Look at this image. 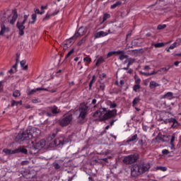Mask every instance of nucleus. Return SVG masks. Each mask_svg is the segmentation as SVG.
Returning <instances> with one entry per match:
<instances>
[{"label":"nucleus","mask_w":181,"mask_h":181,"mask_svg":"<svg viewBox=\"0 0 181 181\" xmlns=\"http://www.w3.org/2000/svg\"><path fill=\"white\" fill-rule=\"evenodd\" d=\"M93 117L100 122L107 121L117 117V109L107 110L105 107H100L93 113Z\"/></svg>","instance_id":"f257e3e1"},{"label":"nucleus","mask_w":181,"mask_h":181,"mask_svg":"<svg viewBox=\"0 0 181 181\" xmlns=\"http://www.w3.org/2000/svg\"><path fill=\"white\" fill-rule=\"evenodd\" d=\"M151 169V165L146 163H139L132 165L131 175L132 177H138L144 173H146Z\"/></svg>","instance_id":"f03ea898"},{"label":"nucleus","mask_w":181,"mask_h":181,"mask_svg":"<svg viewBox=\"0 0 181 181\" xmlns=\"http://www.w3.org/2000/svg\"><path fill=\"white\" fill-rule=\"evenodd\" d=\"M78 111H79V116L78 118V123L84 124V122L87 121V119H86V117L88 114V106L83 105L79 107Z\"/></svg>","instance_id":"7ed1b4c3"},{"label":"nucleus","mask_w":181,"mask_h":181,"mask_svg":"<svg viewBox=\"0 0 181 181\" xmlns=\"http://www.w3.org/2000/svg\"><path fill=\"white\" fill-rule=\"evenodd\" d=\"M13 16H12V18L11 20L10 18L11 16H8L6 17V16L3 15L1 16V21L2 22V23H11V25H14L15 23L16 22V19H18V11H16V9L13 10Z\"/></svg>","instance_id":"20e7f679"},{"label":"nucleus","mask_w":181,"mask_h":181,"mask_svg":"<svg viewBox=\"0 0 181 181\" xmlns=\"http://www.w3.org/2000/svg\"><path fill=\"white\" fill-rule=\"evenodd\" d=\"M138 159H139V155L137 153L131 154L127 156H125L123 159V163L125 165H132V163H135L138 162Z\"/></svg>","instance_id":"39448f33"},{"label":"nucleus","mask_w":181,"mask_h":181,"mask_svg":"<svg viewBox=\"0 0 181 181\" xmlns=\"http://www.w3.org/2000/svg\"><path fill=\"white\" fill-rule=\"evenodd\" d=\"M69 142L64 136H59L56 138L53 141L54 146H57V148H63V145Z\"/></svg>","instance_id":"423d86ee"},{"label":"nucleus","mask_w":181,"mask_h":181,"mask_svg":"<svg viewBox=\"0 0 181 181\" xmlns=\"http://www.w3.org/2000/svg\"><path fill=\"white\" fill-rule=\"evenodd\" d=\"M28 18H29V15H25L24 16V20L22 22L18 21L16 24V27L19 30V35L23 36L25 35V25H23L24 23H26L28 21Z\"/></svg>","instance_id":"0eeeda50"},{"label":"nucleus","mask_w":181,"mask_h":181,"mask_svg":"<svg viewBox=\"0 0 181 181\" xmlns=\"http://www.w3.org/2000/svg\"><path fill=\"white\" fill-rule=\"evenodd\" d=\"M32 135L30 129L28 128L25 132H23L22 134H18V137L21 141H29V139H33L32 137H30Z\"/></svg>","instance_id":"6e6552de"},{"label":"nucleus","mask_w":181,"mask_h":181,"mask_svg":"<svg viewBox=\"0 0 181 181\" xmlns=\"http://www.w3.org/2000/svg\"><path fill=\"white\" fill-rule=\"evenodd\" d=\"M71 121H73V115H69L59 121V125H61V127H67Z\"/></svg>","instance_id":"1a4fd4ad"},{"label":"nucleus","mask_w":181,"mask_h":181,"mask_svg":"<svg viewBox=\"0 0 181 181\" xmlns=\"http://www.w3.org/2000/svg\"><path fill=\"white\" fill-rule=\"evenodd\" d=\"M30 132H31V135H30V138H37V136H40V134H42V131L40 129L35 128V127H31L29 128Z\"/></svg>","instance_id":"9d476101"},{"label":"nucleus","mask_w":181,"mask_h":181,"mask_svg":"<svg viewBox=\"0 0 181 181\" xmlns=\"http://www.w3.org/2000/svg\"><path fill=\"white\" fill-rule=\"evenodd\" d=\"M34 145L40 151V149H42V148H45V146H46V141L43 139L40 140L38 142L35 143Z\"/></svg>","instance_id":"9b49d317"},{"label":"nucleus","mask_w":181,"mask_h":181,"mask_svg":"<svg viewBox=\"0 0 181 181\" xmlns=\"http://www.w3.org/2000/svg\"><path fill=\"white\" fill-rule=\"evenodd\" d=\"M108 35V33L104 31H99L94 35L95 39H99V37H104Z\"/></svg>","instance_id":"f8f14e48"},{"label":"nucleus","mask_w":181,"mask_h":181,"mask_svg":"<svg viewBox=\"0 0 181 181\" xmlns=\"http://www.w3.org/2000/svg\"><path fill=\"white\" fill-rule=\"evenodd\" d=\"M37 91H47V89L43 88H37L35 89H33V90H30L28 93V95H33V94H35V93H37Z\"/></svg>","instance_id":"ddd939ff"},{"label":"nucleus","mask_w":181,"mask_h":181,"mask_svg":"<svg viewBox=\"0 0 181 181\" xmlns=\"http://www.w3.org/2000/svg\"><path fill=\"white\" fill-rule=\"evenodd\" d=\"M24 153L26 155L28 153V150L24 147L20 146L17 149L14 150V153Z\"/></svg>","instance_id":"4468645a"},{"label":"nucleus","mask_w":181,"mask_h":181,"mask_svg":"<svg viewBox=\"0 0 181 181\" xmlns=\"http://www.w3.org/2000/svg\"><path fill=\"white\" fill-rule=\"evenodd\" d=\"M39 152V150L37 149V147L35 145V144H33V146L30 148V151L29 153L31 155H36Z\"/></svg>","instance_id":"2eb2a0df"},{"label":"nucleus","mask_w":181,"mask_h":181,"mask_svg":"<svg viewBox=\"0 0 181 181\" xmlns=\"http://www.w3.org/2000/svg\"><path fill=\"white\" fill-rule=\"evenodd\" d=\"M51 112L53 114V115H57V114L60 113V109H59V107L57 106H52L51 107Z\"/></svg>","instance_id":"dca6fc26"},{"label":"nucleus","mask_w":181,"mask_h":181,"mask_svg":"<svg viewBox=\"0 0 181 181\" xmlns=\"http://www.w3.org/2000/svg\"><path fill=\"white\" fill-rule=\"evenodd\" d=\"M97 88L99 91H104V90H105V84L104 83L98 82L97 83Z\"/></svg>","instance_id":"f3484780"},{"label":"nucleus","mask_w":181,"mask_h":181,"mask_svg":"<svg viewBox=\"0 0 181 181\" xmlns=\"http://www.w3.org/2000/svg\"><path fill=\"white\" fill-rule=\"evenodd\" d=\"M170 124H173L171 125V128H173V129L177 128V127L179 126V122L175 118H171V122Z\"/></svg>","instance_id":"a211bd4d"},{"label":"nucleus","mask_w":181,"mask_h":181,"mask_svg":"<svg viewBox=\"0 0 181 181\" xmlns=\"http://www.w3.org/2000/svg\"><path fill=\"white\" fill-rule=\"evenodd\" d=\"M160 86V84L156 83L155 81H151L149 84V87L151 90H153V88H156V87Z\"/></svg>","instance_id":"6ab92c4d"},{"label":"nucleus","mask_w":181,"mask_h":181,"mask_svg":"<svg viewBox=\"0 0 181 181\" xmlns=\"http://www.w3.org/2000/svg\"><path fill=\"white\" fill-rule=\"evenodd\" d=\"M163 98H166L167 100H173L175 97H173V93L168 92L163 95Z\"/></svg>","instance_id":"aec40b11"},{"label":"nucleus","mask_w":181,"mask_h":181,"mask_svg":"<svg viewBox=\"0 0 181 181\" xmlns=\"http://www.w3.org/2000/svg\"><path fill=\"white\" fill-rule=\"evenodd\" d=\"M55 15H57V12H54L51 14L47 13L45 17L43 18V22H46V21H49V19H50V18H52V16H55Z\"/></svg>","instance_id":"412c9836"},{"label":"nucleus","mask_w":181,"mask_h":181,"mask_svg":"<svg viewBox=\"0 0 181 181\" xmlns=\"http://www.w3.org/2000/svg\"><path fill=\"white\" fill-rule=\"evenodd\" d=\"M118 52H122L120 54H119V59L120 60H124V59H128V55L125 54V52L124 51L119 50Z\"/></svg>","instance_id":"4be33fe9"},{"label":"nucleus","mask_w":181,"mask_h":181,"mask_svg":"<svg viewBox=\"0 0 181 181\" xmlns=\"http://www.w3.org/2000/svg\"><path fill=\"white\" fill-rule=\"evenodd\" d=\"M175 139H176V134H173L171 136L170 145L172 146V149H175Z\"/></svg>","instance_id":"5701e85b"},{"label":"nucleus","mask_w":181,"mask_h":181,"mask_svg":"<svg viewBox=\"0 0 181 181\" xmlns=\"http://www.w3.org/2000/svg\"><path fill=\"white\" fill-rule=\"evenodd\" d=\"M121 53H122V52L119 51H112L107 53V57H112V56H114V54H120Z\"/></svg>","instance_id":"b1692460"},{"label":"nucleus","mask_w":181,"mask_h":181,"mask_svg":"<svg viewBox=\"0 0 181 181\" xmlns=\"http://www.w3.org/2000/svg\"><path fill=\"white\" fill-rule=\"evenodd\" d=\"M138 139V134H134L127 140V142H135Z\"/></svg>","instance_id":"393cba45"},{"label":"nucleus","mask_w":181,"mask_h":181,"mask_svg":"<svg viewBox=\"0 0 181 181\" xmlns=\"http://www.w3.org/2000/svg\"><path fill=\"white\" fill-rule=\"evenodd\" d=\"M168 43H171V41L166 42L165 44L163 42H158L157 44H152V46H155L156 47H163L165 45H168Z\"/></svg>","instance_id":"a878e982"},{"label":"nucleus","mask_w":181,"mask_h":181,"mask_svg":"<svg viewBox=\"0 0 181 181\" xmlns=\"http://www.w3.org/2000/svg\"><path fill=\"white\" fill-rule=\"evenodd\" d=\"M1 30L2 31L3 33H6V32L9 31V29L5 26V24L2 23L1 25Z\"/></svg>","instance_id":"bb28decb"},{"label":"nucleus","mask_w":181,"mask_h":181,"mask_svg":"<svg viewBox=\"0 0 181 181\" xmlns=\"http://www.w3.org/2000/svg\"><path fill=\"white\" fill-rule=\"evenodd\" d=\"M139 101H141V98H139V97H136L133 100L132 102V106L133 107H136V104H139Z\"/></svg>","instance_id":"cd10ccee"},{"label":"nucleus","mask_w":181,"mask_h":181,"mask_svg":"<svg viewBox=\"0 0 181 181\" xmlns=\"http://www.w3.org/2000/svg\"><path fill=\"white\" fill-rule=\"evenodd\" d=\"M121 5H122V2L121 1H117L115 4H114L113 5H112L110 6L111 9H115V8L118 7V6H121Z\"/></svg>","instance_id":"c85d7f7f"},{"label":"nucleus","mask_w":181,"mask_h":181,"mask_svg":"<svg viewBox=\"0 0 181 181\" xmlns=\"http://www.w3.org/2000/svg\"><path fill=\"white\" fill-rule=\"evenodd\" d=\"M3 152H4V153H6V155H12V153H15V150L12 151L11 149L4 148L3 150Z\"/></svg>","instance_id":"c756f323"},{"label":"nucleus","mask_w":181,"mask_h":181,"mask_svg":"<svg viewBox=\"0 0 181 181\" xmlns=\"http://www.w3.org/2000/svg\"><path fill=\"white\" fill-rule=\"evenodd\" d=\"M20 64H21V66L23 67V70H27L28 69V65L25 66V64H26V61L25 60H22L20 62Z\"/></svg>","instance_id":"7c9ffc66"},{"label":"nucleus","mask_w":181,"mask_h":181,"mask_svg":"<svg viewBox=\"0 0 181 181\" xmlns=\"http://www.w3.org/2000/svg\"><path fill=\"white\" fill-rule=\"evenodd\" d=\"M74 43V41L71 38L66 40L65 45H66L68 47H71V45Z\"/></svg>","instance_id":"2f4dec72"},{"label":"nucleus","mask_w":181,"mask_h":181,"mask_svg":"<svg viewBox=\"0 0 181 181\" xmlns=\"http://www.w3.org/2000/svg\"><path fill=\"white\" fill-rule=\"evenodd\" d=\"M133 90L135 93H138V91H139V90H141V85L139 84H135L133 86Z\"/></svg>","instance_id":"473e14b6"},{"label":"nucleus","mask_w":181,"mask_h":181,"mask_svg":"<svg viewBox=\"0 0 181 181\" xmlns=\"http://www.w3.org/2000/svg\"><path fill=\"white\" fill-rule=\"evenodd\" d=\"M78 33L80 34L81 36H83L84 35V33H86V28L81 27L78 30Z\"/></svg>","instance_id":"72a5a7b5"},{"label":"nucleus","mask_w":181,"mask_h":181,"mask_svg":"<svg viewBox=\"0 0 181 181\" xmlns=\"http://www.w3.org/2000/svg\"><path fill=\"white\" fill-rule=\"evenodd\" d=\"M102 63H104V58L100 57L96 62L95 66H100Z\"/></svg>","instance_id":"f704fd0d"},{"label":"nucleus","mask_w":181,"mask_h":181,"mask_svg":"<svg viewBox=\"0 0 181 181\" xmlns=\"http://www.w3.org/2000/svg\"><path fill=\"white\" fill-rule=\"evenodd\" d=\"M13 97H15V98L21 97V92L18 90H15L13 93Z\"/></svg>","instance_id":"c9c22d12"},{"label":"nucleus","mask_w":181,"mask_h":181,"mask_svg":"<svg viewBox=\"0 0 181 181\" xmlns=\"http://www.w3.org/2000/svg\"><path fill=\"white\" fill-rule=\"evenodd\" d=\"M127 62H128V64H127L128 66H132V64H134V62H135V59H134V58H129L127 59Z\"/></svg>","instance_id":"e433bc0d"},{"label":"nucleus","mask_w":181,"mask_h":181,"mask_svg":"<svg viewBox=\"0 0 181 181\" xmlns=\"http://www.w3.org/2000/svg\"><path fill=\"white\" fill-rule=\"evenodd\" d=\"M179 45H180L179 42H175L173 44H172L170 46L169 49H175V47H177V46H179Z\"/></svg>","instance_id":"4c0bfd02"},{"label":"nucleus","mask_w":181,"mask_h":181,"mask_svg":"<svg viewBox=\"0 0 181 181\" xmlns=\"http://www.w3.org/2000/svg\"><path fill=\"white\" fill-rule=\"evenodd\" d=\"M110 18H111V16L108 13H105L104 16H103V22L102 23H104V22L105 21H107V19H110Z\"/></svg>","instance_id":"58836bf2"},{"label":"nucleus","mask_w":181,"mask_h":181,"mask_svg":"<svg viewBox=\"0 0 181 181\" xmlns=\"http://www.w3.org/2000/svg\"><path fill=\"white\" fill-rule=\"evenodd\" d=\"M94 81H95V76H93V78L91 79L90 83H89V90H91L93 87V84H94Z\"/></svg>","instance_id":"ea45409f"},{"label":"nucleus","mask_w":181,"mask_h":181,"mask_svg":"<svg viewBox=\"0 0 181 181\" xmlns=\"http://www.w3.org/2000/svg\"><path fill=\"white\" fill-rule=\"evenodd\" d=\"M74 53V49H72L71 51L68 52V54L65 56V59H69L70 56H71Z\"/></svg>","instance_id":"a19ab883"},{"label":"nucleus","mask_w":181,"mask_h":181,"mask_svg":"<svg viewBox=\"0 0 181 181\" xmlns=\"http://www.w3.org/2000/svg\"><path fill=\"white\" fill-rule=\"evenodd\" d=\"M157 170H161V172H166L168 168L166 167L158 166L156 168Z\"/></svg>","instance_id":"79ce46f5"},{"label":"nucleus","mask_w":181,"mask_h":181,"mask_svg":"<svg viewBox=\"0 0 181 181\" xmlns=\"http://www.w3.org/2000/svg\"><path fill=\"white\" fill-rule=\"evenodd\" d=\"M166 25L165 24H160L158 25L157 29L158 30H162L163 29H165Z\"/></svg>","instance_id":"37998d69"},{"label":"nucleus","mask_w":181,"mask_h":181,"mask_svg":"<svg viewBox=\"0 0 181 181\" xmlns=\"http://www.w3.org/2000/svg\"><path fill=\"white\" fill-rule=\"evenodd\" d=\"M80 36H81L80 34H79V33L77 31V33H76L75 34H74V35L72 37H71L74 41V40H76V39H77V37H80Z\"/></svg>","instance_id":"c03bdc74"},{"label":"nucleus","mask_w":181,"mask_h":181,"mask_svg":"<svg viewBox=\"0 0 181 181\" xmlns=\"http://www.w3.org/2000/svg\"><path fill=\"white\" fill-rule=\"evenodd\" d=\"M134 79H135L136 84H139V85L141 84V78H139V76H135Z\"/></svg>","instance_id":"a18cd8bd"},{"label":"nucleus","mask_w":181,"mask_h":181,"mask_svg":"<svg viewBox=\"0 0 181 181\" xmlns=\"http://www.w3.org/2000/svg\"><path fill=\"white\" fill-rule=\"evenodd\" d=\"M86 40V37H83L78 42V46H81L83 43H84Z\"/></svg>","instance_id":"49530a36"},{"label":"nucleus","mask_w":181,"mask_h":181,"mask_svg":"<svg viewBox=\"0 0 181 181\" xmlns=\"http://www.w3.org/2000/svg\"><path fill=\"white\" fill-rule=\"evenodd\" d=\"M31 18L33 19V21L31 22V23H35V22H36V19L37 18V16L36 15V13H34L31 16Z\"/></svg>","instance_id":"de8ad7c7"},{"label":"nucleus","mask_w":181,"mask_h":181,"mask_svg":"<svg viewBox=\"0 0 181 181\" xmlns=\"http://www.w3.org/2000/svg\"><path fill=\"white\" fill-rule=\"evenodd\" d=\"M15 105H19V101L16 100H11V107H15Z\"/></svg>","instance_id":"09e8293b"},{"label":"nucleus","mask_w":181,"mask_h":181,"mask_svg":"<svg viewBox=\"0 0 181 181\" xmlns=\"http://www.w3.org/2000/svg\"><path fill=\"white\" fill-rule=\"evenodd\" d=\"M83 62L85 63H88L90 64V62H91V58L88 57H86L83 58Z\"/></svg>","instance_id":"8fccbe9b"},{"label":"nucleus","mask_w":181,"mask_h":181,"mask_svg":"<svg viewBox=\"0 0 181 181\" xmlns=\"http://www.w3.org/2000/svg\"><path fill=\"white\" fill-rule=\"evenodd\" d=\"M170 66H168L167 67H165V68H161L160 69V71H165V73H166V71H168V70H169L170 69Z\"/></svg>","instance_id":"3c124183"},{"label":"nucleus","mask_w":181,"mask_h":181,"mask_svg":"<svg viewBox=\"0 0 181 181\" xmlns=\"http://www.w3.org/2000/svg\"><path fill=\"white\" fill-rule=\"evenodd\" d=\"M143 74H144V76H153V74H156V72H155V71H153L151 73H145V72H144Z\"/></svg>","instance_id":"603ef678"},{"label":"nucleus","mask_w":181,"mask_h":181,"mask_svg":"<svg viewBox=\"0 0 181 181\" xmlns=\"http://www.w3.org/2000/svg\"><path fill=\"white\" fill-rule=\"evenodd\" d=\"M171 121H172V118L166 119L163 120V123L164 124H170Z\"/></svg>","instance_id":"864d4df0"},{"label":"nucleus","mask_w":181,"mask_h":181,"mask_svg":"<svg viewBox=\"0 0 181 181\" xmlns=\"http://www.w3.org/2000/svg\"><path fill=\"white\" fill-rule=\"evenodd\" d=\"M144 144H145V142H144V140L140 139L139 141V145H140L141 148H142V146H144Z\"/></svg>","instance_id":"5fc2aeb1"},{"label":"nucleus","mask_w":181,"mask_h":181,"mask_svg":"<svg viewBox=\"0 0 181 181\" xmlns=\"http://www.w3.org/2000/svg\"><path fill=\"white\" fill-rule=\"evenodd\" d=\"M34 12L37 15H40V10H39V8H34Z\"/></svg>","instance_id":"6e6d98bb"},{"label":"nucleus","mask_w":181,"mask_h":181,"mask_svg":"<svg viewBox=\"0 0 181 181\" xmlns=\"http://www.w3.org/2000/svg\"><path fill=\"white\" fill-rule=\"evenodd\" d=\"M162 153H163V155H168L169 151L167 149H164L162 151Z\"/></svg>","instance_id":"4d7b16f0"},{"label":"nucleus","mask_w":181,"mask_h":181,"mask_svg":"<svg viewBox=\"0 0 181 181\" xmlns=\"http://www.w3.org/2000/svg\"><path fill=\"white\" fill-rule=\"evenodd\" d=\"M110 108H117V103H111L110 105Z\"/></svg>","instance_id":"13d9d810"},{"label":"nucleus","mask_w":181,"mask_h":181,"mask_svg":"<svg viewBox=\"0 0 181 181\" xmlns=\"http://www.w3.org/2000/svg\"><path fill=\"white\" fill-rule=\"evenodd\" d=\"M19 56H21V54H16V64H18V63H19Z\"/></svg>","instance_id":"bf43d9fd"},{"label":"nucleus","mask_w":181,"mask_h":181,"mask_svg":"<svg viewBox=\"0 0 181 181\" xmlns=\"http://www.w3.org/2000/svg\"><path fill=\"white\" fill-rule=\"evenodd\" d=\"M54 169H60V165H59V163H55L54 165Z\"/></svg>","instance_id":"052dcab7"},{"label":"nucleus","mask_w":181,"mask_h":181,"mask_svg":"<svg viewBox=\"0 0 181 181\" xmlns=\"http://www.w3.org/2000/svg\"><path fill=\"white\" fill-rule=\"evenodd\" d=\"M125 84V82L124 81V80H121L119 84V87H122V86H124Z\"/></svg>","instance_id":"680f3d73"},{"label":"nucleus","mask_w":181,"mask_h":181,"mask_svg":"<svg viewBox=\"0 0 181 181\" xmlns=\"http://www.w3.org/2000/svg\"><path fill=\"white\" fill-rule=\"evenodd\" d=\"M106 77H107V74H100V78H105Z\"/></svg>","instance_id":"e2e57ef3"},{"label":"nucleus","mask_w":181,"mask_h":181,"mask_svg":"<svg viewBox=\"0 0 181 181\" xmlns=\"http://www.w3.org/2000/svg\"><path fill=\"white\" fill-rule=\"evenodd\" d=\"M181 63V62L177 61L175 62H174V66H175L176 67H177L179 66V64Z\"/></svg>","instance_id":"0e129e2a"},{"label":"nucleus","mask_w":181,"mask_h":181,"mask_svg":"<svg viewBox=\"0 0 181 181\" xmlns=\"http://www.w3.org/2000/svg\"><path fill=\"white\" fill-rule=\"evenodd\" d=\"M63 47H64V50H67V49H68L69 47H68L67 45H66V43H64Z\"/></svg>","instance_id":"69168bd1"},{"label":"nucleus","mask_w":181,"mask_h":181,"mask_svg":"<svg viewBox=\"0 0 181 181\" xmlns=\"http://www.w3.org/2000/svg\"><path fill=\"white\" fill-rule=\"evenodd\" d=\"M18 67V64H16L13 66V69H14L15 71H16V68Z\"/></svg>","instance_id":"338daca9"},{"label":"nucleus","mask_w":181,"mask_h":181,"mask_svg":"<svg viewBox=\"0 0 181 181\" xmlns=\"http://www.w3.org/2000/svg\"><path fill=\"white\" fill-rule=\"evenodd\" d=\"M44 9H47V6H42L41 11H44Z\"/></svg>","instance_id":"774afa93"}]
</instances>
